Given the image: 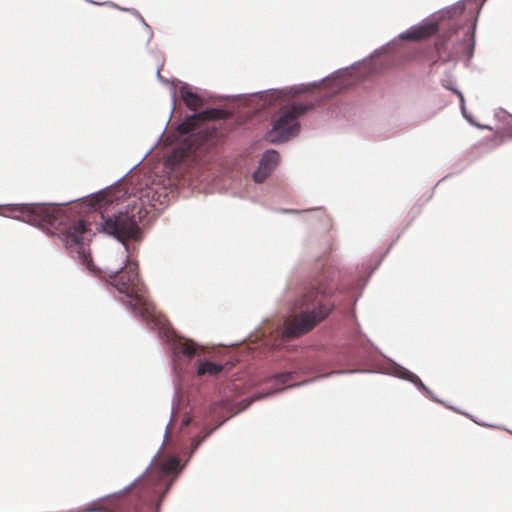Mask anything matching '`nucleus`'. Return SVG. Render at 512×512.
<instances>
[{
	"instance_id": "0eeeda50",
	"label": "nucleus",
	"mask_w": 512,
	"mask_h": 512,
	"mask_svg": "<svg viewBox=\"0 0 512 512\" xmlns=\"http://www.w3.org/2000/svg\"><path fill=\"white\" fill-rule=\"evenodd\" d=\"M319 366L320 362L312 354H306L299 357L293 368L272 375L266 382V386L262 391H257L250 398L245 399V405L238 411L232 412L230 416L247 408L255 400L263 399L286 388L298 387L309 383L311 380H304L300 382L293 381L294 376L298 373L315 371Z\"/></svg>"
},
{
	"instance_id": "423d86ee",
	"label": "nucleus",
	"mask_w": 512,
	"mask_h": 512,
	"mask_svg": "<svg viewBox=\"0 0 512 512\" xmlns=\"http://www.w3.org/2000/svg\"><path fill=\"white\" fill-rule=\"evenodd\" d=\"M148 210L144 199L133 201L124 210H119L107 217L101 214L102 221L97 224L96 230L113 237L124 246L128 252L129 239L140 240L141 229L139 224L146 221Z\"/></svg>"
},
{
	"instance_id": "6ab92c4d",
	"label": "nucleus",
	"mask_w": 512,
	"mask_h": 512,
	"mask_svg": "<svg viewBox=\"0 0 512 512\" xmlns=\"http://www.w3.org/2000/svg\"><path fill=\"white\" fill-rule=\"evenodd\" d=\"M212 430L206 432L204 435H194L191 439V447L190 448H198L203 440L207 438L211 434Z\"/></svg>"
},
{
	"instance_id": "f3484780",
	"label": "nucleus",
	"mask_w": 512,
	"mask_h": 512,
	"mask_svg": "<svg viewBox=\"0 0 512 512\" xmlns=\"http://www.w3.org/2000/svg\"><path fill=\"white\" fill-rule=\"evenodd\" d=\"M441 83L444 88L455 93L459 98V102L463 103V99H464L463 93L453 84V82L451 80H449V81L442 80Z\"/></svg>"
},
{
	"instance_id": "f03ea898",
	"label": "nucleus",
	"mask_w": 512,
	"mask_h": 512,
	"mask_svg": "<svg viewBox=\"0 0 512 512\" xmlns=\"http://www.w3.org/2000/svg\"><path fill=\"white\" fill-rule=\"evenodd\" d=\"M485 2L486 0H458L454 4L438 10L436 15H430L424 18L419 24L412 25L406 31L401 32L396 38L375 49L373 53L362 60L355 61L350 66L337 69L333 71L330 76H325L320 80L310 82L309 91L319 87L329 78L340 79L350 75L351 69L359 67L362 63L373 57L380 56L387 51H396L399 40L418 42L430 38L438 32L439 25L445 26V35L450 37L457 33L467 21H471V26L467 32L469 39H464L459 43L465 50L466 62H469L474 54L478 17Z\"/></svg>"
},
{
	"instance_id": "a211bd4d",
	"label": "nucleus",
	"mask_w": 512,
	"mask_h": 512,
	"mask_svg": "<svg viewBox=\"0 0 512 512\" xmlns=\"http://www.w3.org/2000/svg\"><path fill=\"white\" fill-rule=\"evenodd\" d=\"M420 391L424 392L430 399H432L433 401L437 402V403H441V404H444L446 405V403L442 400H440L434 393L433 391L427 387L424 383L419 387Z\"/></svg>"
},
{
	"instance_id": "f704fd0d",
	"label": "nucleus",
	"mask_w": 512,
	"mask_h": 512,
	"mask_svg": "<svg viewBox=\"0 0 512 512\" xmlns=\"http://www.w3.org/2000/svg\"><path fill=\"white\" fill-rule=\"evenodd\" d=\"M448 60H449V61H452V60H454V59H453L451 56H448Z\"/></svg>"
},
{
	"instance_id": "2eb2a0df",
	"label": "nucleus",
	"mask_w": 512,
	"mask_h": 512,
	"mask_svg": "<svg viewBox=\"0 0 512 512\" xmlns=\"http://www.w3.org/2000/svg\"><path fill=\"white\" fill-rule=\"evenodd\" d=\"M155 59L156 61L158 62V65H157V70H156V76H157V79L159 81H161L162 83H165V84H168L169 87H170V96H171V113H173V111L175 110V106H176V97H177V84H176V80H172V81H169L168 79L164 78L162 75H161V70L164 66V58L161 54H155ZM172 116V114H170V117Z\"/></svg>"
},
{
	"instance_id": "c85d7f7f",
	"label": "nucleus",
	"mask_w": 512,
	"mask_h": 512,
	"mask_svg": "<svg viewBox=\"0 0 512 512\" xmlns=\"http://www.w3.org/2000/svg\"><path fill=\"white\" fill-rule=\"evenodd\" d=\"M136 166H137V164H136V165H134L132 168H130V169H129V170H128L124 175H122L120 178H118L117 180H115V181L113 182V184H116V183L120 182L121 180H123V179H124V178H125V177H126V176L131 172V171H132V169H133V168H135Z\"/></svg>"
},
{
	"instance_id": "393cba45",
	"label": "nucleus",
	"mask_w": 512,
	"mask_h": 512,
	"mask_svg": "<svg viewBox=\"0 0 512 512\" xmlns=\"http://www.w3.org/2000/svg\"><path fill=\"white\" fill-rule=\"evenodd\" d=\"M102 3V6H108V7H112V8H115V9H119V10H122V11H127L128 8H123V7H120L119 5L111 2V1H106V2H101Z\"/></svg>"
},
{
	"instance_id": "dca6fc26",
	"label": "nucleus",
	"mask_w": 512,
	"mask_h": 512,
	"mask_svg": "<svg viewBox=\"0 0 512 512\" xmlns=\"http://www.w3.org/2000/svg\"><path fill=\"white\" fill-rule=\"evenodd\" d=\"M315 106L316 104L314 102H294L290 105L282 106L280 109L284 111V113L288 114L289 118L298 120L299 117L303 116L308 111L313 110Z\"/></svg>"
},
{
	"instance_id": "a878e982",
	"label": "nucleus",
	"mask_w": 512,
	"mask_h": 512,
	"mask_svg": "<svg viewBox=\"0 0 512 512\" xmlns=\"http://www.w3.org/2000/svg\"><path fill=\"white\" fill-rule=\"evenodd\" d=\"M144 28L147 30V34H148V39H147V42H146V46L149 45L150 41L152 40L153 38V30L151 28L150 25H148L147 23L143 25Z\"/></svg>"
},
{
	"instance_id": "6e6552de",
	"label": "nucleus",
	"mask_w": 512,
	"mask_h": 512,
	"mask_svg": "<svg viewBox=\"0 0 512 512\" xmlns=\"http://www.w3.org/2000/svg\"><path fill=\"white\" fill-rule=\"evenodd\" d=\"M0 207H6L12 211L19 212L21 215L9 217L27 223L30 226H41L43 221L48 222L50 225L61 224L63 221V218L59 217L53 207L42 203H13L0 205Z\"/></svg>"
},
{
	"instance_id": "7ed1b4c3",
	"label": "nucleus",
	"mask_w": 512,
	"mask_h": 512,
	"mask_svg": "<svg viewBox=\"0 0 512 512\" xmlns=\"http://www.w3.org/2000/svg\"><path fill=\"white\" fill-rule=\"evenodd\" d=\"M195 450H157L144 470L122 489L101 496L84 508L68 512H96V505L118 498L140 484L134 505L135 512H161L165 497L190 461Z\"/></svg>"
},
{
	"instance_id": "5701e85b",
	"label": "nucleus",
	"mask_w": 512,
	"mask_h": 512,
	"mask_svg": "<svg viewBox=\"0 0 512 512\" xmlns=\"http://www.w3.org/2000/svg\"><path fill=\"white\" fill-rule=\"evenodd\" d=\"M220 408L221 410L230 411L231 404L228 401H221L218 405L214 406V409Z\"/></svg>"
},
{
	"instance_id": "4be33fe9",
	"label": "nucleus",
	"mask_w": 512,
	"mask_h": 512,
	"mask_svg": "<svg viewBox=\"0 0 512 512\" xmlns=\"http://www.w3.org/2000/svg\"><path fill=\"white\" fill-rule=\"evenodd\" d=\"M128 12H130L133 16L137 18V20L140 21L142 25L146 24L145 19L142 17V15L134 8L127 9Z\"/></svg>"
},
{
	"instance_id": "7c9ffc66",
	"label": "nucleus",
	"mask_w": 512,
	"mask_h": 512,
	"mask_svg": "<svg viewBox=\"0 0 512 512\" xmlns=\"http://www.w3.org/2000/svg\"><path fill=\"white\" fill-rule=\"evenodd\" d=\"M281 213H294V212H297L296 210H292V209H281L280 210Z\"/></svg>"
},
{
	"instance_id": "f8f14e48",
	"label": "nucleus",
	"mask_w": 512,
	"mask_h": 512,
	"mask_svg": "<svg viewBox=\"0 0 512 512\" xmlns=\"http://www.w3.org/2000/svg\"><path fill=\"white\" fill-rule=\"evenodd\" d=\"M145 198H147V201L149 202L148 205L145 204V207L148 210V215H150L151 212H154V214L159 213L169 205L170 201L169 194L165 188L147 191ZM146 220L149 221L150 216H148Z\"/></svg>"
},
{
	"instance_id": "473e14b6",
	"label": "nucleus",
	"mask_w": 512,
	"mask_h": 512,
	"mask_svg": "<svg viewBox=\"0 0 512 512\" xmlns=\"http://www.w3.org/2000/svg\"><path fill=\"white\" fill-rule=\"evenodd\" d=\"M229 417H230V416L226 417L224 420H221V422L218 424V426H219V425H221L222 423H224V421H225L226 419H228Z\"/></svg>"
},
{
	"instance_id": "4468645a",
	"label": "nucleus",
	"mask_w": 512,
	"mask_h": 512,
	"mask_svg": "<svg viewBox=\"0 0 512 512\" xmlns=\"http://www.w3.org/2000/svg\"><path fill=\"white\" fill-rule=\"evenodd\" d=\"M392 362L391 369L387 372L388 375H392L394 377L409 381L412 383L417 389L423 384L422 380L413 372L408 370L407 368L397 364L396 362Z\"/></svg>"
},
{
	"instance_id": "39448f33",
	"label": "nucleus",
	"mask_w": 512,
	"mask_h": 512,
	"mask_svg": "<svg viewBox=\"0 0 512 512\" xmlns=\"http://www.w3.org/2000/svg\"><path fill=\"white\" fill-rule=\"evenodd\" d=\"M149 313L140 320L146 323L149 330L158 334V337L168 345L172 369L181 380L182 374L194 375L200 378L217 376L224 366L211 360H202L198 353V345L191 339L179 335L164 316L155 309L154 305Z\"/></svg>"
},
{
	"instance_id": "2f4dec72",
	"label": "nucleus",
	"mask_w": 512,
	"mask_h": 512,
	"mask_svg": "<svg viewBox=\"0 0 512 512\" xmlns=\"http://www.w3.org/2000/svg\"><path fill=\"white\" fill-rule=\"evenodd\" d=\"M165 442H166V433L164 434V436L162 438V443L160 444L159 448H166Z\"/></svg>"
},
{
	"instance_id": "ddd939ff",
	"label": "nucleus",
	"mask_w": 512,
	"mask_h": 512,
	"mask_svg": "<svg viewBox=\"0 0 512 512\" xmlns=\"http://www.w3.org/2000/svg\"><path fill=\"white\" fill-rule=\"evenodd\" d=\"M180 95L189 110L196 111L203 108L204 100L202 96L193 91L187 83L181 84Z\"/></svg>"
},
{
	"instance_id": "aec40b11",
	"label": "nucleus",
	"mask_w": 512,
	"mask_h": 512,
	"mask_svg": "<svg viewBox=\"0 0 512 512\" xmlns=\"http://www.w3.org/2000/svg\"><path fill=\"white\" fill-rule=\"evenodd\" d=\"M459 106L463 118H465L467 122L473 126L475 121L473 120V116L471 115V113H469L466 109L465 99H463V103L459 102Z\"/></svg>"
},
{
	"instance_id": "cd10ccee",
	"label": "nucleus",
	"mask_w": 512,
	"mask_h": 512,
	"mask_svg": "<svg viewBox=\"0 0 512 512\" xmlns=\"http://www.w3.org/2000/svg\"><path fill=\"white\" fill-rule=\"evenodd\" d=\"M473 126L479 128V129H482V130L483 129H485V130H492L491 126H489V125H482V124H479L477 122H475Z\"/></svg>"
},
{
	"instance_id": "c756f323",
	"label": "nucleus",
	"mask_w": 512,
	"mask_h": 512,
	"mask_svg": "<svg viewBox=\"0 0 512 512\" xmlns=\"http://www.w3.org/2000/svg\"><path fill=\"white\" fill-rule=\"evenodd\" d=\"M96 512H114L111 509L104 508V507H96Z\"/></svg>"
},
{
	"instance_id": "1a4fd4ad",
	"label": "nucleus",
	"mask_w": 512,
	"mask_h": 512,
	"mask_svg": "<svg viewBox=\"0 0 512 512\" xmlns=\"http://www.w3.org/2000/svg\"><path fill=\"white\" fill-rule=\"evenodd\" d=\"M300 131L299 120L289 118L288 114L279 109L272 118V126L267 132L266 138L272 144H282L297 137Z\"/></svg>"
},
{
	"instance_id": "f257e3e1",
	"label": "nucleus",
	"mask_w": 512,
	"mask_h": 512,
	"mask_svg": "<svg viewBox=\"0 0 512 512\" xmlns=\"http://www.w3.org/2000/svg\"><path fill=\"white\" fill-rule=\"evenodd\" d=\"M101 191L102 190H99L89 195L81 196L62 203H45L47 206L53 207L57 211L59 217L63 218V221L61 224L56 225H50L48 222L43 221L41 226L36 227L41 229L47 235H57L67 249L75 246L78 258L81 260L82 264L85 265L86 269L95 277L103 281L105 285L109 284L114 287L119 294V301L132 313L134 317L140 319L141 317L147 316L153 303L149 298L145 284L139 277L138 264L130 260L129 256L126 255L123 265L115 269H103L96 267L90 257V252L86 251L83 246V235L90 230L88 222L83 218L78 219L77 222L66 228L63 232L55 233L52 230L66 225L70 219L67 212L63 210V206L82 200L83 202L81 205H85L86 211H90L95 209L94 201Z\"/></svg>"
},
{
	"instance_id": "bb28decb",
	"label": "nucleus",
	"mask_w": 512,
	"mask_h": 512,
	"mask_svg": "<svg viewBox=\"0 0 512 512\" xmlns=\"http://www.w3.org/2000/svg\"><path fill=\"white\" fill-rule=\"evenodd\" d=\"M354 372H358V370H334V371L324 375V377L334 375V374L354 373Z\"/></svg>"
},
{
	"instance_id": "9d476101",
	"label": "nucleus",
	"mask_w": 512,
	"mask_h": 512,
	"mask_svg": "<svg viewBox=\"0 0 512 512\" xmlns=\"http://www.w3.org/2000/svg\"><path fill=\"white\" fill-rule=\"evenodd\" d=\"M225 114V111L219 108H212L211 110H202L200 113H193L191 116H188L185 121L179 125V130L183 134H194V131H188V126L190 125V122L194 118H199L201 116L203 117H211L213 121H211L210 124H206L200 131H211V146L215 145L218 138L221 137L225 131L222 130V124L224 123L223 120L219 119L221 116Z\"/></svg>"
},
{
	"instance_id": "b1692460",
	"label": "nucleus",
	"mask_w": 512,
	"mask_h": 512,
	"mask_svg": "<svg viewBox=\"0 0 512 512\" xmlns=\"http://www.w3.org/2000/svg\"><path fill=\"white\" fill-rule=\"evenodd\" d=\"M165 131H166V127L163 129V131H162V132H161V134L159 135V137H158V139H157V141H156L155 145H154V146H152V147L148 150V152L145 154V156L142 158V160H143L145 157H147V156H148V155L153 151V149H154V148H155V147L160 143V141H161V139H162L163 135L165 134Z\"/></svg>"
},
{
	"instance_id": "72a5a7b5",
	"label": "nucleus",
	"mask_w": 512,
	"mask_h": 512,
	"mask_svg": "<svg viewBox=\"0 0 512 512\" xmlns=\"http://www.w3.org/2000/svg\"><path fill=\"white\" fill-rule=\"evenodd\" d=\"M446 406L449 407L450 409L456 410L453 406H449V405H446Z\"/></svg>"
},
{
	"instance_id": "9b49d317",
	"label": "nucleus",
	"mask_w": 512,
	"mask_h": 512,
	"mask_svg": "<svg viewBox=\"0 0 512 512\" xmlns=\"http://www.w3.org/2000/svg\"><path fill=\"white\" fill-rule=\"evenodd\" d=\"M279 161V153L274 149L265 150L258 162L257 169L253 172L252 178L255 183H262L276 168Z\"/></svg>"
},
{
	"instance_id": "412c9836",
	"label": "nucleus",
	"mask_w": 512,
	"mask_h": 512,
	"mask_svg": "<svg viewBox=\"0 0 512 512\" xmlns=\"http://www.w3.org/2000/svg\"><path fill=\"white\" fill-rule=\"evenodd\" d=\"M183 395H182V388L180 386V384H175V388H174V395H173V407H172V414L174 413V409H175V399H182Z\"/></svg>"
},
{
	"instance_id": "20e7f679",
	"label": "nucleus",
	"mask_w": 512,
	"mask_h": 512,
	"mask_svg": "<svg viewBox=\"0 0 512 512\" xmlns=\"http://www.w3.org/2000/svg\"><path fill=\"white\" fill-rule=\"evenodd\" d=\"M328 280L332 281L331 272L325 270V261L318 259L296 285L290 309L299 312L286 321L281 344L301 337L329 316L335 307V287Z\"/></svg>"
}]
</instances>
